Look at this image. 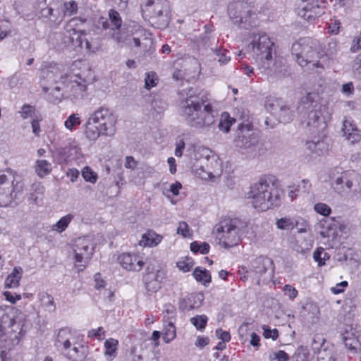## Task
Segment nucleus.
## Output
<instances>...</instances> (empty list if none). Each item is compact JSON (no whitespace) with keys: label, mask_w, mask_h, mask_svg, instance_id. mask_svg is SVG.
Listing matches in <instances>:
<instances>
[{"label":"nucleus","mask_w":361,"mask_h":361,"mask_svg":"<svg viewBox=\"0 0 361 361\" xmlns=\"http://www.w3.org/2000/svg\"><path fill=\"white\" fill-rule=\"evenodd\" d=\"M180 114L190 127L197 129L209 128L217 117L208 99L192 89L180 103Z\"/></svg>","instance_id":"f257e3e1"},{"label":"nucleus","mask_w":361,"mask_h":361,"mask_svg":"<svg viewBox=\"0 0 361 361\" xmlns=\"http://www.w3.org/2000/svg\"><path fill=\"white\" fill-rule=\"evenodd\" d=\"M319 96L314 92L303 97L298 106L302 124L310 130L324 129L326 127L327 108L318 102Z\"/></svg>","instance_id":"f03ea898"},{"label":"nucleus","mask_w":361,"mask_h":361,"mask_svg":"<svg viewBox=\"0 0 361 361\" xmlns=\"http://www.w3.org/2000/svg\"><path fill=\"white\" fill-rule=\"evenodd\" d=\"M252 206L259 210L267 211L280 204V191L270 180L262 178L250 187L246 194Z\"/></svg>","instance_id":"7ed1b4c3"},{"label":"nucleus","mask_w":361,"mask_h":361,"mask_svg":"<svg viewBox=\"0 0 361 361\" xmlns=\"http://www.w3.org/2000/svg\"><path fill=\"white\" fill-rule=\"evenodd\" d=\"M291 50L302 67L310 66L312 68L324 69L326 66V57L317 42L302 39L293 44Z\"/></svg>","instance_id":"20e7f679"},{"label":"nucleus","mask_w":361,"mask_h":361,"mask_svg":"<svg viewBox=\"0 0 361 361\" xmlns=\"http://www.w3.org/2000/svg\"><path fill=\"white\" fill-rule=\"evenodd\" d=\"M54 345L64 357L71 361H85L88 354L87 346L68 328L59 331Z\"/></svg>","instance_id":"39448f33"},{"label":"nucleus","mask_w":361,"mask_h":361,"mask_svg":"<svg viewBox=\"0 0 361 361\" xmlns=\"http://www.w3.org/2000/svg\"><path fill=\"white\" fill-rule=\"evenodd\" d=\"M23 331V324L20 317H14L11 310L0 307V348H10L11 342L18 341ZM5 350L0 351V361H6Z\"/></svg>","instance_id":"423d86ee"},{"label":"nucleus","mask_w":361,"mask_h":361,"mask_svg":"<svg viewBox=\"0 0 361 361\" xmlns=\"http://www.w3.org/2000/svg\"><path fill=\"white\" fill-rule=\"evenodd\" d=\"M247 49L259 68L269 69L272 63L274 43L264 32H253Z\"/></svg>","instance_id":"0eeeda50"},{"label":"nucleus","mask_w":361,"mask_h":361,"mask_svg":"<svg viewBox=\"0 0 361 361\" xmlns=\"http://www.w3.org/2000/svg\"><path fill=\"white\" fill-rule=\"evenodd\" d=\"M80 63L76 61L73 63L68 75H66V82L63 85L70 89V97L75 99L84 98L87 84L92 80V72L90 68H87L82 71H76Z\"/></svg>","instance_id":"6e6552de"},{"label":"nucleus","mask_w":361,"mask_h":361,"mask_svg":"<svg viewBox=\"0 0 361 361\" xmlns=\"http://www.w3.org/2000/svg\"><path fill=\"white\" fill-rule=\"evenodd\" d=\"M240 220L224 219L215 226L216 240L225 248H229L238 244L240 240Z\"/></svg>","instance_id":"1a4fd4ad"},{"label":"nucleus","mask_w":361,"mask_h":361,"mask_svg":"<svg viewBox=\"0 0 361 361\" xmlns=\"http://www.w3.org/2000/svg\"><path fill=\"white\" fill-rule=\"evenodd\" d=\"M24 184L20 178L0 174V207H8L20 199Z\"/></svg>","instance_id":"9d476101"},{"label":"nucleus","mask_w":361,"mask_h":361,"mask_svg":"<svg viewBox=\"0 0 361 361\" xmlns=\"http://www.w3.org/2000/svg\"><path fill=\"white\" fill-rule=\"evenodd\" d=\"M68 72H64L61 68L58 65H51L49 67L43 68L40 73V85L44 92L49 91H56L59 93L61 87L55 85L57 84L65 85L66 75H68Z\"/></svg>","instance_id":"9b49d317"},{"label":"nucleus","mask_w":361,"mask_h":361,"mask_svg":"<svg viewBox=\"0 0 361 361\" xmlns=\"http://www.w3.org/2000/svg\"><path fill=\"white\" fill-rule=\"evenodd\" d=\"M228 14L235 25L247 28V25L252 26V16L255 13L252 11L250 4L245 1H235L229 3Z\"/></svg>","instance_id":"f8f14e48"},{"label":"nucleus","mask_w":361,"mask_h":361,"mask_svg":"<svg viewBox=\"0 0 361 361\" xmlns=\"http://www.w3.org/2000/svg\"><path fill=\"white\" fill-rule=\"evenodd\" d=\"M85 22V20L72 18L68 20L64 27L62 42L66 47L73 49L83 47V36L87 35L85 30L78 28L79 24Z\"/></svg>","instance_id":"ddd939ff"},{"label":"nucleus","mask_w":361,"mask_h":361,"mask_svg":"<svg viewBox=\"0 0 361 361\" xmlns=\"http://www.w3.org/2000/svg\"><path fill=\"white\" fill-rule=\"evenodd\" d=\"M168 8L166 0H147L141 5L143 13L153 20H159L162 27L168 24Z\"/></svg>","instance_id":"4468645a"},{"label":"nucleus","mask_w":361,"mask_h":361,"mask_svg":"<svg viewBox=\"0 0 361 361\" xmlns=\"http://www.w3.org/2000/svg\"><path fill=\"white\" fill-rule=\"evenodd\" d=\"M234 143L237 147L244 149L252 157H255L260 154L262 145L259 137L248 129L240 130L235 138Z\"/></svg>","instance_id":"2eb2a0df"},{"label":"nucleus","mask_w":361,"mask_h":361,"mask_svg":"<svg viewBox=\"0 0 361 361\" xmlns=\"http://www.w3.org/2000/svg\"><path fill=\"white\" fill-rule=\"evenodd\" d=\"M90 116L100 127L99 129L103 130V135L111 136L115 133L116 118L109 109L100 107Z\"/></svg>","instance_id":"dca6fc26"},{"label":"nucleus","mask_w":361,"mask_h":361,"mask_svg":"<svg viewBox=\"0 0 361 361\" xmlns=\"http://www.w3.org/2000/svg\"><path fill=\"white\" fill-rule=\"evenodd\" d=\"M94 249L92 240L90 236L80 237L75 240L74 258L78 266L83 268L86 267L92 255Z\"/></svg>","instance_id":"f3484780"},{"label":"nucleus","mask_w":361,"mask_h":361,"mask_svg":"<svg viewBox=\"0 0 361 361\" xmlns=\"http://www.w3.org/2000/svg\"><path fill=\"white\" fill-rule=\"evenodd\" d=\"M266 108L281 123H286L292 120L293 111L281 99H269Z\"/></svg>","instance_id":"a211bd4d"},{"label":"nucleus","mask_w":361,"mask_h":361,"mask_svg":"<svg viewBox=\"0 0 361 361\" xmlns=\"http://www.w3.org/2000/svg\"><path fill=\"white\" fill-rule=\"evenodd\" d=\"M118 262L123 269L133 271H140L145 264L140 255L129 252L120 255Z\"/></svg>","instance_id":"6ab92c4d"},{"label":"nucleus","mask_w":361,"mask_h":361,"mask_svg":"<svg viewBox=\"0 0 361 361\" xmlns=\"http://www.w3.org/2000/svg\"><path fill=\"white\" fill-rule=\"evenodd\" d=\"M41 15L56 25H59L65 16L62 4L59 1L49 3L47 6L42 8Z\"/></svg>","instance_id":"aec40b11"},{"label":"nucleus","mask_w":361,"mask_h":361,"mask_svg":"<svg viewBox=\"0 0 361 361\" xmlns=\"http://www.w3.org/2000/svg\"><path fill=\"white\" fill-rule=\"evenodd\" d=\"M341 339L350 353H361V343L354 331H345L341 334Z\"/></svg>","instance_id":"412c9836"},{"label":"nucleus","mask_w":361,"mask_h":361,"mask_svg":"<svg viewBox=\"0 0 361 361\" xmlns=\"http://www.w3.org/2000/svg\"><path fill=\"white\" fill-rule=\"evenodd\" d=\"M108 16V19L103 17L99 19L102 28L112 31L120 30L123 23L120 13L114 9H111L109 11Z\"/></svg>","instance_id":"4be33fe9"},{"label":"nucleus","mask_w":361,"mask_h":361,"mask_svg":"<svg viewBox=\"0 0 361 361\" xmlns=\"http://www.w3.org/2000/svg\"><path fill=\"white\" fill-rule=\"evenodd\" d=\"M343 135L351 144L358 142L361 139V134L353 121L345 118L343 122Z\"/></svg>","instance_id":"5701e85b"},{"label":"nucleus","mask_w":361,"mask_h":361,"mask_svg":"<svg viewBox=\"0 0 361 361\" xmlns=\"http://www.w3.org/2000/svg\"><path fill=\"white\" fill-rule=\"evenodd\" d=\"M164 277V272L157 270L156 272H147L144 276V281L148 291L156 292L160 288V283Z\"/></svg>","instance_id":"b1692460"},{"label":"nucleus","mask_w":361,"mask_h":361,"mask_svg":"<svg viewBox=\"0 0 361 361\" xmlns=\"http://www.w3.org/2000/svg\"><path fill=\"white\" fill-rule=\"evenodd\" d=\"M102 39L97 34L87 32L86 36H83V44L88 53H96L101 50L102 46Z\"/></svg>","instance_id":"393cba45"},{"label":"nucleus","mask_w":361,"mask_h":361,"mask_svg":"<svg viewBox=\"0 0 361 361\" xmlns=\"http://www.w3.org/2000/svg\"><path fill=\"white\" fill-rule=\"evenodd\" d=\"M272 265L273 261L271 259L264 256H259L251 262L250 269L255 274H262Z\"/></svg>","instance_id":"a878e982"},{"label":"nucleus","mask_w":361,"mask_h":361,"mask_svg":"<svg viewBox=\"0 0 361 361\" xmlns=\"http://www.w3.org/2000/svg\"><path fill=\"white\" fill-rule=\"evenodd\" d=\"M98 124L91 119L90 116L84 125V133L86 137L90 140H96L100 135H103V130L99 129Z\"/></svg>","instance_id":"bb28decb"},{"label":"nucleus","mask_w":361,"mask_h":361,"mask_svg":"<svg viewBox=\"0 0 361 361\" xmlns=\"http://www.w3.org/2000/svg\"><path fill=\"white\" fill-rule=\"evenodd\" d=\"M331 185L334 191L341 195L351 190L353 181L347 178L346 174H343L336 178Z\"/></svg>","instance_id":"cd10ccee"},{"label":"nucleus","mask_w":361,"mask_h":361,"mask_svg":"<svg viewBox=\"0 0 361 361\" xmlns=\"http://www.w3.org/2000/svg\"><path fill=\"white\" fill-rule=\"evenodd\" d=\"M162 240V236L152 231H148L142 235L139 242L141 246L153 247L157 245Z\"/></svg>","instance_id":"c85d7f7f"},{"label":"nucleus","mask_w":361,"mask_h":361,"mask_svg":"<svg viewBox=\"0 0 361 361\" xmlns=\"http://www.w3.org/2000/svg\"><path fill=\"white\" fill-rule=\"evenodd\" d=\"M176 336V327L172 320H166V315H164V330L163 340L165 343H169L173 341Z\"/></svg>","instance_id":"c756f323"},{"label":"nucleus","mask_w":361,"mask_h":361,"mask_svg":"<svg viewBox=\"0 0 361 361\" xmlns=\"http://www.w3.org/2000/svg\"><path fill=\"white\" fill-rule=\"evenodd\" d=\"M118 341L114 338H109L104 342V356L109 361L113 360L117 355Z\"/></svg>","instance_id":"7c9ffc66"},{"label":"nucleus","mask_w":361,"mask_h":361,"mask_svg":"<svg viewBox=\"0 0 361 361\" xmlns=\"http://www.w3.org/2000/svg\"><path fill=\"white\" fill-rule=\"evenodd\" d=\"M275 224L279 230L292 231L298 226V222L295 218L285 216L276 219Z\"/></svg>","instance_id":"2f4dec72"},{"label":"nucleus","mask_w":361,"mask_h":361,"mask_svg":"<svg viewBox=\"0 0 361 361\" xmlns=\"http://www.w3.org/2000/svg\"><path fill=\"white\" fill-rule=\"evenodd\" d=\"M22 268L20 267H15L12 272L7 276L5 281V286L6 288H16L19 285V281L22 277Z\"/></svg>","instance_id":"473e14b6"},{"label":"nucleus","mask_w":361,"mask_h":361,"mask_svg":"<svg viewBox=\"0 0 361 361\" xmlns=\"http://www.w3.org/2000/svg\"><path fill=\"white\" fill-rule=\"evenodd\" d=\"M35 171L37 174L43 178L51 171V164L44 159H39L36 161Z\"/></svg>","instance_id":"72a5a7b5"},{"label":"nucleus","mask_w":361,"mask_h":361,"mask_svg":"<svg viewBox=\"0 0 361 361\" xmlns=\"http://www.w3.org/2000/svg\"><path fill=\"white\" fill-rule=\"evenodd\" d=\"M193 276L198 282L202 283L204 285L209 283L212 280L211 274L209 271L200 267H196L192 273Z\"/></svg>","instance_id":"f704fd0d"},{"label":"nucleus","mask_w":361,"mask_h":361,"mask_svg":"<svg viewBox=\"0 0 361 361\" xmlns=\"http://www.w3.org/2000/svg\"><path fill=\"white\" fill-rule=\"evenodd\" d=\"M73 218L74 216L71 214L61 217L55 224L52 226V230L58 233H62L67 228Z\"/></svg>","instance_id":"c9c22d12"},{"label":"nucleus","mask_w":361,"mask_h":361,"mask_svg":"<svg viewBox=\"0 0 361 361\" xmlns=\"http://www.w3.org/2000/svg\"><path fill=\"white\" fill-rule=\"evenodd\" d=\"M233 122H235V119L231 118L227 113H224L221 115V120L218 125L219 128L225 133H228Z\"/></svg>","instance_id":"e433bc0d"},{"label":"nucleus","mask_w":361,"mask_h":361,"mask_svg":"<svg viewBox=\"0 0 361 361\" xmlns=\"http://www.w3.org/2000/svg\"><path fill=\"white\" fill-rule=\"evenodd\" d=\"M42 305L49 312L55 311L56 306L54 304V298L49 294L44 293L41 296Z\"/></svg>","instance_id":"4c0bfd02"},{"label":"nucleus","mask_w":361,"mask_h":361,"mask_svg":"<svg viewBox=\"0 0 361 361\" xmlns=\"http://www.w3.org/2000/svg\"><path fill=\"white\" fill-rule=\"evenodd\" d=\"M81 121L78 114H72L65 121L64 126L67 129L72 130L75 126L80 125Z\"/></svg>","instance_id":"58836bf2"},{"label":"nucleus","mask_w":361,"mask_h":361,"mask_svg":"<svg viewBox=\"0 0 361 361\" xmlns=\"http://www.w3.org/2000/svg\"><path fill=\"white\" fill-rule=\"evenodd\" d=\"M126 35L125 33H123L120 30L113 31L112 33V39L114 40L116 43L121 46L127 45V44H130V42H128V38Z\"/></svg>","instance_id":"ea45409f"},{"label":"nucleus","mask_w":361,"mask_h":361,"mask_svg":"<svg viewBox=\"0 0 361 361\" xmlns=\"http://www.w3.org/2000/svg\"><path fill=\"white\" fill-rule=\"evenodd\" d=\"M82 176L85 181L95 183L98 179L97 174L89 166H85L82 170Z\"/></svg>","instance_id":"a19ab883"},{"label":"nucleus","mask_w":361,"mask_h":361,"mask_svg":"<svg viewBox=\"0 0 361 361\" xmlns=\"http://www.w3.org/2000/svg\"><path fill=\"white\" fill-rule=\"evenodd\" d=\"M207 317L206 315H197L190 319V322L198 330H203L205 329L207 322Z\"/></svg>","instance_id":"79ce46f5"},{"label":"nucleus","mask_w":361,"mask_h":361,"mask_svg":"<svg viewBox=\"0 0 361 361\" xmlns=\"http://www.w3.org/2000/svg\"><path fill=\"white\" fill-rule=\"evenodd\" d=\"M32 192L30 193V199L36 204L38 202V196L37 195H43L45 191L44 187L40 183H35L32 185Z\"/></svg>","instance_id":"37998d69"},{"label":"nucleus","mask_w":361,"mask_h":361,"mask_svg":"<svg viewBox=\"0 0 361 361\" xmlns=\"http://www.w3.org/2000/svg\"><path fill=\"white\" fill-rule=\"evenodd\" d=\"M290 356L282 350L272 352L269 355V361H289Z\"/></svg>","instance_id":"c03bdc74"},{"label":"nucleus","mask_w":361,"mask_h":361,"mask_svg":"<svg viewBox=\"0 0 361 361\" xmlns=\"http://www.w3.org/2000/svg\"><path fill=\"white\" fill-rule=\"evenodd\" d=\"M214 54L217 56V61L220 65H224L227 63L231 58L226 56V50L221 49V48L212 49Z\"/></svg>","instance_id":"a18cd8bd"},{"label":"nucleus","mask_w":361,"mask_h":361,"mask_svg":"<svg viewBox=\"0 0 361 361\" xmlns=\"http://www.w3.org/2000/svg\"><path fill=\"white\" fill-rule=\"evenodd\" d=\"M309 6H305L302 9L300 10L298 12V15L307 20H314L319 16H321L324 12H314V14L308 13Z\"/></svg>","instance_id":"49530a36"},{"label":"nucleus","mask_w":361,"mask_h":361,"mask_svg":"<svg viewBox=\"0 0 361 361\" xmlns=\"http://www.w3.org/2000/svg\"><path fill=\"white\" fill-rule=\"evenodd\" d=\"M314 209L317 213L324 216H329L331 212V207L326 204L322 202L317 203L314 207Z\"/></svg>","instance_id":"de8ad7c7"},{"label":"nucleus","mask_w":361,"mask_h":361,"mask_svg":"<svg viewBox=\"0 0 361 361\" xmlns=\"http://www.w3.org/2000/svg\"><path fill=\"white\" fill-rule=\"evenodd\" d=\"M262 329H263V336L265 338H271L275 341L279 337V331L276 329H271L267 325H263Z\"/></svg>","instance_id":"09e8293b"},{"label":"nucleus","mask_w":361,"mask_h":361,"mask_svg":"<svg viewBox=\"0 0 361 361\" xmlns=\"http://www.w3.org/2000/svg\"><path fill=\"white\" fill-rule=\"evenodd\" d=\"M63 12L68 16L74 15L78 11V4L75 1H70L63 4Z\"/></svg>","instance_id":"8fccbe9b"},{"label":"nucleus","mask_w":361,"mask_h":361,"mask_svg":"<svg viewBox=\"0 0 361 361\" xmlns=\"http://www.w3.org/2000/svg\"><path fill=\"white\" fill-rule=\"evenodd\" d=\"M318 361H336V358L334 356L333 352L323 350L319 352L317 356Z\"/></svg>","instance_id":"3c124183"},{"label":"nucleus","mask_w":361,"mask_h":361,"mask_svg":"<svg viewBox=\"0 0 361 361\" xmlns=\"http://www.w3.org/2000/svg\"><path fill=\"white\" fill-rule=\"evenodd\" d=\"M177 267L183 272H188L193 266V262L190 258L180 260L176 263Z\"/></svg>","instance_id":"603ef678"},{"label":"nucleus","mask_w":361,"mask_h":361,"mask_svg":"<svg viewBox=\"0 0 361 361\" xmlns=\"http://www.w3.org/2000/svg\"><path fill=\"white\" fill-rule=\"evenodd\" d=\"M198 171L199 176L203 179L214 177V171L211 170L209 164H207L206 167L204 166H200Z\"/></svg>","instance_id":"864d4df0"},{"label":"nucleus","mask_w":361,"mask_h":361,"mask_svg":"<svg viewBox=\"0 0 361 361\" xmlns=\"http://www.w3.org/2000/svg\"><path fill=\"white\" fill-rule=\"evenodd\" d=\"M338 45L336 42H331L328 44L327 52L324 55L326 57V66L328 65L329 59L334 57L338 52Z\"/></svg>","instance_id":"5fc2aeb1"},{"label":"nucleus","mask_w":361,"mask_h":361,"mask_svg":"<svg viewBox=\"0 0 361 361\" xmlns=\"http://www.w3.org/2000/svg\"><path fill=\"white\" fill-rule=\"evenodd\" d=\"M19 113L20 114V116L23 119L32 118L35 113V109L33 106L30 105L24 104L22 106L20 111H19Z\"/></svg>","instance_id":"6e6d98bb"},{"label":"nucleus","mask_w":361,"mask_h":361,"mask_svg":"<svg viewBox=\"0 0 361 361\" xmlns=\"http://www.w3.org/2000/svg\"><path fill=\"white\" fill-rule=\"evenodd\" d=\"M157 76L156 73L151 72L146 75L145 79V86L147 90H150L152 87H154L157 85Z\"/></svg>","instance_id":"4d7b16f0"},{"label":"nucleus","mask_w":361,"mask_h":361,"mask_svg":"<svg viewBox=\"0 0 361 361\" xmlns=\"http://www.w3.org/2000/svg\"><path fill=\"white\" fill-rule=\"evenodd\" d=\"M283 291L290 300L295 299L298 296V290L291 285L287 284L283 286Z\"/></svg>","instance_id":"13d9d810"},{"label":"nucleus","mask_w":361,"mask_h":361,"mask_svg":"<svg viewBox=\"0 0 361 361\" xmlns=\"http://www.w3.org/2000/svg\"><path fill=\"white\" fill-rule=\"evenodd\" d=\"M177 233L182 235L185 238L190 235L188 225L185 221H181L179 223L177 228Z\"/></svg>","instance_id":"bf43d9fd"},{"label":"nucleus","mask_w":361,"mask_h":361,"mask_svg":"<svg viewBox=\"0 0 361 361\" xmlns=\"http://www.w3.org/2000/svg\"><path fill=\"white\" fill-rule=\"evenodd\" d=\"M297 188L303 193H308L311 189V183L308 179H303Z\"/></svg>","instance_id":"052dcab7"},{"label":"nucleus","mask_w":361,"mask_h":361,"mask_svg":"<svg viewBox=\"0 0 361 361\" xmlns=\"http://www.w3.org/2000/svg\"><path fill=\"white\" fill-rule=\"evenodd\" d=\"M216 336L222 342H228L231 339V335L228 331H223L221 329H218L216 331Z\"/></svg>","instance_id":"680f3d73"},{"label":"nucleus","mask_w":361,"mask_h":361,"mask_svg":"<svg viewBox=\"0 0 361 361\" xmlns=\"http://www.w3.org/2000/svg\"><path fill=\"white\" fill-rule=\"evenodd\" d=\"M4 295L5 296L6 300L12 304L16 303L17 300H20L21 299L20 295L13 293L10 291H5L4 293Z\"/></svg>","instance_id":"e2e57ef3"},{"label":"nucleus","mask_w":361,"mask_h":361,"mask_svg":"<svg viewBox=\"0 0 361 361\" xmlns=\"http://www.w3.org/2000/svg\"><path fill=\"white\" fill-rule=\"evenodd\" d=\"M104 330L103 327H99L97 329H91L88 332L89 337H98L99 339L104 338Z\"/></svg>","instance_id":"0e129e2a"},{"label":"nucleus","mask_w":361,"mask_h":361,"mask_svg":"<svg viewBox=\"0 0 361 361\" xmlns=\"http://www.w3.org/2000/svg\"><path fill=\"white\" fill-rule=\"evenodd\" d=\"M348 286V282L345 281H343L341 283H338L336 285V286L332 287L331 288V291L334 294H339L344 291V288H345Z\"/></svg>","instance_id":"69168bd1"},{"label":"nucleus","mask_w":361,"mask_h":361,"mask_svg":"<svg viewBox=\"0 0 361 361\" xmlns=\"http://www.w3.org/2000/svg\"><path fill=\"white\" fill-rule=\"evenodd\" d=\"M352 198L356 201H361V178L357 186L352 192Z\"/></svg>","instance_id":"338daca9"},{"label":"nucleus","mask_w":361,"mask_h":361,"mask_svg":"<svg viewBox=\"0 0 361 361\" xmlns=\"http://www.w3.org/2000/svg\"><path fill=\"white\" fill-rule=\"evenodd\" d=\"M360 49H361V38L358 36L353 39L350 47V51L355 53L358 51Z\"/></svg>","instance_id":"774afa93"}]
</instances>
